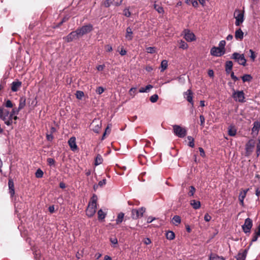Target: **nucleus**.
I'll return each mask as SVG.
<instances>
[{
  "label": "nucleus",
  "instance_id": "f257e3e1",
  "mask_svg": "<svg viewBox=\"0 0 260 260\" xmlns=\"http://www.w3.org/2000/svg\"><path fill=\"white\" fill-rule=\"evenodd\" d=\"M17 114L15 109H13L11 112H9L7 109L3 108L1 119L6 125H11L13 123V119L16 120L17 119L18 117L16 116Z\"/></svg>",
  "mask_w": 260,
  "mask_h": 260
},
{
  "label": "nucleus",
  "instance_id": "f03ea898",
  "mask_svg": "<svg viewBox=\"0 0 260 260\" xmlns=\"http://www.w3.org/2000/svg\"><path fill=\"white\" fill-rule=\"evenodd\" d=\"M97 196L93 194L90 199L86 211V215L88 217H90L94 215L97 208Z\"/></svg>",
  "mask_w": 260,
  "mask_h": 260
},
{
  "label": "nucleus",
  "instance_id": "7ed1b4c3",
  "mask_svg": "<svg viewBox=\"0 0 260 260\" xmlns=\"http://www.w3.org/2000/svg\"><path fill=\"white\" fill-rule=\"evenodd\" d=\"M234 17L236 19L235 25H240L244 20V11L239 9L235 10L234 13Z\"/></svg>",
  "mask_w": 260,
  "mask_h": 260
},
{
  "label": "nucleus",
  "instance_id": "20e7f679",
  "mask_svg": "<svg viewBox=\"0 0 260 260\" xmlns=\"http://www.w3.org/2000/svg\"><path fill=\"white\" fill-rule=\"evenodd\" d=\"M232 98L236 102L244 103L245 102V94L243 91L233 89Z\"/></svg>",
  "mask_w": 260,
  "mask_h": 260
},
{
  "label": "nucleus",
  "instance_id": "39448f33",
  "mask_svg": "<svg viewBox=\"0 0 260 260\" xmlns=\"http://www.w3.org/2000/svg\"><path fill=\"white\" fill-rule=\"evenodd\" d=\"M173 128L174 133L177 137L184 138L186 135L187 131L185 127H181L178 125H174Z\"/></svg>",
  "mask_w": 260,
  "mask_h": 260
},
{
  "label": "nucleus",
  "instance_id": "423d86ee",
  "mask_svg": "<svg viewBox=\"0 0 260 260\" xmlns=\"http://www.w3.org/2000/svg\"><path fill=\"white\" fill-rule=\"evenodd\" d=\"M232 58L235 60L239 64L245 66L246 64V59L243 54H239L235 52L232 54Z\"/></svg>",
  "mask_w": 260,
  "mask_h": 260
},
{
  "label": "nucleus",
  "instance_id": "0eeeda50",
  "mask_svg": "<svg viewBox=\"0 0 260 260\" xmlns=\"http://www.w3.org/2000/svg\"><path fill=\"white\" fill-rule=\"evenodd\" d=\"M93 29V26L91 24H88L81 27L76 30L79 37H81L90 32Z\"/></svg>",
  "mask_w": 260,
  "mask_h": 260
},
{
  "label": "nucleus",
  "instance_id": "6e6552de",
  "mask_svg": "<svg viewBox=\"0 0 260 260\" xmlns=\"http://www.w3.org/2000/svg\"><path fill=\"white\" fill-rule=\"evenodd\" d=\"M182 34L184 35V38L187 42H192L196 40V36L189 29H184L182 32Z\"/></svg>",
  "mask_w": 260,
  "mask_h": 260
},
{
  "label": "nucleus",
  "instance_id": "1a4fd4ad",
  "mask_svg": "<svg viewBox=\"0 0 260 260\" xmlns=\"http://www.w3.org/2000/svg\"><path fill=\"white\" fill-rule=\"evenodd\" d=\"M146 209L144 207L140 208L138 209H134L132 211V217L133 219H137L143 216L145 212Z\"/></svg>",
  "mask_w": 260,
  "mask_h": 260
},
{
  "label": "nucleus",
  "instance_id": "9d476101",
  "mask_svg": "<svg viewBox=\"0 0 260 260\" xmlns=\"http://www.w3.org/2000/svg\"><path fill=\"white\" fill-rule=\"evenodd\" d=\"M225 53V50H222L218 47H213L210 50L211 55L219 57L223 55Z\"/></svg>",
  "mask_w": 260,
  "mask_h": 260
},
{
  "label": "nucleus",
  "instance_id": "9b49d317",
  "mask_svg": "<svg viewBox=\"0 0 260 260\" xmlns=\"http://www.w3.org/2000/svg\"><path fill=\"white\" fill-rule=\"evenodd\" d=\"M255 146V141L254 140L251 139L246 144L245 149H246V154L247 155H250L251 152L253 151V149Z\"/></svg>",
  "mask_w": 260,
  "mask_h": 260
},
{
  "label": "nucleus",
  "instance_id": "f8f14e48",
  "mask_svg": "<svg viewBox=\"0 0 260 260\" xmlns=\"http://www.w3.org/2000/svg\"><path fill=\"white\" fill-rule=\"evenodd\" d=\"M252 226V221L251 219L248 218L245 219L244 224L242 226V229L245 233H249Z\"/></svg>",
  "mask_w": 260,
  "mask_h": 260
},
{
  "label": "nucleus",
  "instance_id": "ddd939ff",
  "mask_svg": "<svg viewBox=\"0 0 260 260\" xmlns=\"http://www.w3.org/2000/svg\"><path fill=\"white\" fill-rule=\"evenodd\" d=\"M79 36L77 34V31H72L69 34L67 37H64L63 39L67 42H70L73 40L78 38Z\"/></svg>",
  "mask_w": 260,
  "mask_h": 260
},
{
  "label": "nucleus",
  "instance_id": "4468645a",
  "mask_svg": "<svg viewBox=\"0 0 260 260\" xmlns=\"http://www.w3.org/2000/svg\"><path fill=\"white\" fill-rule=\"evenodd\" d=\"M92 129L95 133H98L101 126V122L98 119H94L91 123Z\"/></svg>",
  "mask_w": 260,
  "mask_h": 260
},
{
  "label": "nucleus",
  "instance_id": "2eb2a0df",
  "mask_svg": "<svg viewBox=\"0 0 260 260\" xmlns=\"http://www.w3.org/2000/svg\"><path fill=\"white\" fill-rule=\"evenodd\" d=\"M68 144L72 151H75L77 149L78 147L76 144L75 137H71L68 141Z\"/></svg>",
  "mask_w": 260,
  "mask_h": 260
},
{
  "label": "nucleus",
  "instance_id": "dca6fc26",
  "mask_svg": "<svg viewBox=\"0 0 260 260\" xmlns=\"http://www.w3.org/2000/svg\"><path fill=\"white\" fill-rule=\"evenodd\" d=\"M184 98L186 99V100L189 102L192 106H193V102L192 100V92L191 90L188 89L184 93Z\"/></svg>",
  "mask_w": 260,
  "mask_h": 260
},
{
  "label": "nucleus",
  "instance_id": "f3484780",
  "mask_svg": "<svg viewBox=\"0 0 260 260\" xmlns=\"http://www.w3.org/2000/svg\"><path fill=\"white\" fill-rule=\"evenodd\" d=\"M249 190V188L246 189H242L239 194V200L240 201V204L242 206L244 205V200L246 196V194L248 191Z\"/></svg>",
  "mask_w": 260,
  "mask_h": 260
},
{
  "label": "nucleus",
  "instance_id": "a211bd4d",
  "mask_svg": "<svg viewBox=\"0 0 260 260\" xmlns=\"http://www.w3.org/2000/svg\"><path fill=\"white\" fill-rule=\"evenodd\" d=\"M8 186L9 189V193L11 197H13L15 194V189L14 182L12 179H10L9 180Z\"/></svg>",
  "mask_w": 260,
  "mask_h": 260
},
{
  "label": "nucleus",
  "instance_id": "6ab92c4d",
  "mask_svg": "<svg viewBox=\"0 0 260 260\" xmlns=\"http://www.w3.org/2000/svg\"><path fill=\"white\" fill-rule=\"evenodd\" d=\"M244 37V33L241 28H238L235 31V38L237 40H242Z\"/></svg>",
  "mask_w": 260,
  "mask_h": 260
},
{
  "label": "nucleus",
  "instance_id": "aec40b11",
  "mask_svg": "<svg viewBox=\"0 0 260 260\" xmlns=\"http://www.w3.org/2000/svg\"><path fill=\"white\" fill-rule=\"evenodd\" d=\"M25 98L24 97H21L19 100V104L18 109H16V113L18 114L19 111L23 109L25 106Z\"/></svg>",
  "mask_w": 260,
  "mask_h": 260
},
{
  "label": "nucleus",
  "instance_id": "412c9836",
  "mask_svg": "<svg viewBox=\"0 0 260 260\" xmlns=\"http://www.w3.org/2000/svg\"><path fill=\"white\" fill-rule=\"evenodd\" d=\"M260 129V122L258 121H255L253 123V126L252 128V133L257 135Z\"/></svg>",
  "mask_w": 260,
  "mask_h": 260
},
{
  "label": "nucleus",
  "instance_id": "4be33fe9",
  "mask_svg": "<svg viewBox=\"0 0 260 260\" xmlns=\"http://www.w3.org/2000/svg\"><path fill=\"white\" fill-rule=\"evenodd\" d=\"M133 31L132 28L129 27H128L126 30V34L125 36V39L128 41H131L133 38Z\"/></svg>",
  "mask_w": 260,
  "mask_h": 260
},
{
  "label": "nucleus",
  "instance_id": "5701e85b",
  "mask_svg": "<svg viewBox=\"0 0 260 260\" xmlns=\"http://www.w3.org/2000/svg\"><path fill=\"white\" fill-rule=\"evenodd\" d=\"M247 252L248 249H245L242 253H239L237 256V260H245Z\"/></svg>",
  "mask_w": 260,
  "mask_h": 260
},
{
  "label": "nucleus",
  "instance_id": "b1692460",
  "mask_svg": "<svg viewBox=\"0 0 260 260\" xmlns=\"http://www.w3.org/2000/svg\"><path fill=\"white\" fill-rule=\"evenodd\" d=\"M21 85V82L19 81L13 82L12 84L11 89L13 91H17Z\"/></svg>",
  "mask_w": 260,
  "mask_h": 260
},
{
  "label": "nucleus",
  "instance_id": "393cba45",
  "mask_svg": "<svg viewBox=\"0 0 260 260\" xmlns=\"http://www.w3.org/2000/svg\"><path fill=\"white\" fill-rule=\"evenodd\" d=\"M237 133V129L234 126L231 125L228 128V134L230 136H235Z\"/></svg>",
  "mask_w": 260,
  "mask_h": 260
},
{
  "label": "nucleus",
  "instance_id": "a878e982",
  "mask_svg": "<svg viewBox=\"0 0 260 260\" xmlns=\"http://www.w3.org/2000/svg\"><path fill=\"white\" fill-rule=\"evenodd\" d=\"M181 217L178 215L174 216L172 220V223L175 225H178L181 223Z\"/></svg>",
  "mask_w": 260,
  "mask_h": 260
},
{
  "label": "nucleus",
  "instance_id": "bb28decb",
  "mask_svg": "<svg viewBox=\"0 0 260 260\" xmlns=\"http://www.w3.org/2000/svg\"><path fill=\"white\" fill-rule=\"evenodd\" d=\"M190 205L194 209H198L201 207L200 202L194 200L190 201Z\"/></svg>",
  "mask_w": 260,
  "mask_h": 260
},
{
  "label": "nucleus",
  "instance_id": "cd10ccee",
  "mask_svg": "<svg viewBox=\"0 0 260 260\" xmlns=\"http://www.w3.org/2000/svg\"><path fill=\"white\" fill-rule=\"evenodd\" d=\"M152 88H153V86L149 84L147 85L145 87L140 88L139 89V92L141 93L148 92Z\"/></svg>",
  "mask_w": 260,
  "mask_h": 260
},
{
  "label": "nucleus",
  "instance_id": "c85d7f7f",
  "mask_svg": "<svg viewBox=\"0 0 260 260\" xmlns=\"http://www.w3.org/2000/svg\"><path fill=\"white\" fill-rule=\"evenodd\" d=\"M103 159L102 156L100 154H98L95 159L94 165L98 166L103 162Z\"/></svg>",
  "mask_w": 260,
  "mask_h": 260
},
{
  "label": "nucleus",
  "instance_id": "c756f323",
  "mask_svg": "<svg viewBox=\"0 0 260 260\" xmlns=\"http://www.w3.org/2000/svg\"><path fill=\"white\" fill-rule=\"evenodd\" d=\"M233 62L232 61H228L225 63V70L227 73H229L232 69Z\"/></svg>",
  "mask_w": 260,
  "mask_h": 260
},
{
  "label": "nucleus",
  "instance_id": "7c9ffc66",
  "mask_svg": "<svg viewBox=\"0 0 260 260\" xmlns=\"http://www.w3.org/2000/svg\"><path fill=\"white\" fill-rule=\"evenodd\" d=\"M210 260H224L222 256H219L216 254L212 253L210 256Z\"/></svg>",
  "mask_w": 260,
  "mask_h": 260
},
{
  "label": "nucleus",
  "instance_id": "2f4dec72",
  "mask_svg": "<svg viewBox=\"0 0 260 260\" xmlns=\"http://www.w3.org/2000/svg\"><path fill=\"white\" fill-rule=\"evenodd\" d=\"M252 79V76L249 74H245L242 77V80L243 82H250Z\"/></svg>",
  "mask_w": 260,
  "mask_h": 260
},
{
  "label": "nucleus",
  "instance_id": "473e14b6",
  "mask_svg": "<svg viewBox=\"0 0 260 260\" xmlns=\"http://www.w3.org/2000/svg\"><path fill=\"white\" fill-rule=\"evenodd\" d=\"M168 67V61L166 60H163L160 64L161 72H164Z\"/></svg>",
  "mask_w": 260,
  "mask_h": 260
},
{
  "label": "nucleus",
  "instance_id": "72a5a7b5",
  "mask_svg": "<svg viewBox=\"0 0 260 260\" xmlns=\"http://www.w3.org/2000/svg\"><path fill=\"white\" fill-rule=\"evenodd\" d=\"M98 218L99 220H102L105 218L106 214L103 212L102 209L98 211Z\"/></svg>",
  "mask_w": 260,
  "mask_h": 260
},
{
  "label": "nucleus",
  "instance_id": "f704fd0d",
  "mask_svg": "<svg viewBox=\"0 0 260 260\" xmlns=\"http://www.w3.org/2000/svg\"><path fill=\"white\" fill-rule=\"evenodd\" d=\"M123 217H124V214L123 213H120L118 215L117 218L116 220V223L117 224L120 223L122 221V220L123 219Z\"/></svg>",
  "mask_w": 260,
  "mask_h": 260
},
{
  "label": "nucleus",
  "instance_id": "c9c22d12",
  "mask_svg": "<svg viewBox=\"0 0 260 260\" xmlns=\"http://www.w3.org/2000/svg\"><path fill=\"white\" fill-rule=\"evenodd\" d=\"M166 237L169 240H173L175 238V234L172 231H169L166 234Z\"/></svg>",
  "mask_w": 260,
  "mask_h": 260
},
{
  "label": "nucleus",
  "instance_id": "e433bc0d",
  "mask_svg": "<svg viewBox=\"0 0 260 260\" xmlns=\"http://www.w3.org/2000/svg\"><path fill=\"white\" fill-rule=\"evenodd\" d=\"M179 47L183 49H186L188 47V44L184 41L181 40L179 43Z\"/></svg>",
  "mask_w": 260,
  "mask_h": 260
},
{
  "label": "nucleus",
  "instance_id": "4c0bfd02",
  "mask_svg": "<svg viewBox=\"0 0 260 260\" xmlns=\"http://www.w3.org/2000/svg\"><path fill=\"white\" fill-rule=\"evenodd\" d=\"M35 175L37 178H42L43 176V172L40 169H39L37 170Z\"/></svg>",
  "mask_w": 260,
  "mask_h": 260
},
{
  "label": "nucleus",
  "instance_id": "58836bf2",
  "mask_svg": "<svg viewBox=\"0 0 260 260\" xmlns=\"http://www.w3.org/2000/svg\"><path fill=\"white\" fill-rule=\"evenodd\" d=\"M158 96L156 94H154L151 95L150 98V101L153 103L156 102L158 100Z\"/></svg>",
  "mask_w": 260,
  "mask_h": 260
},
{
  "label": "nucleus",
  "instance_id": "ea45409f",
  "mask_svg": "<svg viewBox=\"0 0 260 260\" xmlns=\"http://www.w3.org/2000/svg\"><path fill=\"white\" fill-rule=\"evenodd\" d=\"M136 87H132L131 88L129 91H128V93H129V94L132 97V98H134L136 94Z\"/></svg>",
  "mask_w": 260,
  "mask_h": 260
},
{
  "label": "nucleus",
  "instance_id": "a19ab883",
  "mask_svg": "<svg viewBox=\"0 0 260 260\" xmlns=\"http://www.w3.org/2000/svg\"><path fill=\"white\" fill-rule=\"evenodd\" d=\"M225 44H226L225 41L224 40H222L219 42L218 47H219L222 50H225Z\"/></svg>",
  "mask_w": 260,
  "mask_h": 260
},
{
  "label": "nucleus",
  "instance_id": "79ce46f5",
  "mask_svg": "<svg viewBox=\"0 0 260 260\" xmlns=\"http://www.w3.org/2000/svg\"><path fill=\"white\" fill-rule=\"evenodd\" d=\"M84 92L82 91H77L76 93V98L78 99L81 100L84 96Z\"/></svg>",
  "mask_w": 260,
  "mask_h": 260
},
{
  "label": "nucleus",
  "instance_id": "37998d69",
  "mask_svg": "<svg viewBox=\"0 0 260 260\" xmlns=\"http://www.w3.org/2000/svg\"><path fill=\"white\" fill-rule=\"evenodd\" d=\"M187 139L189 140V143H188V145L191 147H193L194 146V139L193 138L191 137V136H188L187 137Z\"/></svg>",
  "mask_w": 260,
  "mask_h": 260
},
{
  "label": "nucleus",
  "instance_id": "c03bdc74",
  "mask_svg": "<svg viewBox=\"0 0 260 260\" xmlns=\"http://www.w3.org/2000/svg\"><path fill=\"white\" fill-rule=\"evenodd\" d=\"M146 51L151 54H153L156 52V48L153 47H149L146 48Z\"/></svg>",
  "mask_w": 260,
  "mask_h": 260
},
{
  "label": "nucleus",
  "instance_id": "a18cd8bd",
  "mask_svg": "<svg viewBox=\"0 0 260 260\" xmlns=\"http://www.w3.org/2000/svg\"><path fill=\"white\" fill-rule=\"evenodd\" d=\"M196 189L193 186L189 187V191L188 193L189 196H193L195 193Z\"/></svg>",
  "mask_w": 260,
  "mask_h": 260
},
{
  "label": "nucleus",
  "instance_id": "49530a36",
  "mask_svg": "<svg viewBox=\"0 0 260 260\" xmlns=\"http://www.w3.org/2000/svg\"><path fill=\"white\" fill-rule=\"evenodd\" d=\"M154 8L159 13H162L164 12L163 8L159 6L155 5Z\"/></svg>",
  "mask_w": 260,
  "mask_h": 260
},
{
  "label": "nucleus",
  "instance_id": "de8ad7c7",
  "mask_svg": "<svg viewBox=\"0 0 260 260\" xmlns=\"http://www.w3.org/2000/svg\"><path fill=\"white\" fill-rule=\"evenodd\" d=\"M5 106L7 108H12L13 105L10 100H8L6 101Z\"/></svg>",
  "mask_w": 260,
  "mask_h": 260
},
{
  "label": "nucleus",
  "instance_id": "09e8293b",
  "mask_svg": "<svg viewBox=\"0 0 260 260\" xmlns=\"http://www.w3.org/2000/svg\"><path fill=\"white\" fill-rule=\"evenodd\" d=\"M104 91V88L101 86L98 87L96 89V92L99 94H102Z\"/></svg>",
  "mask_w": 260,
  "mask_h": 260
},
{
  "label": "nucleus",
  "instance_id": "8fccbe9b",
  "mask_svg": "<svg viewBox=\"0 0 260 260\" xmlns=\"http://www.w3.org/2000/svg\"><path fill=\"white\" fill-rule=\"evenodd\" d=\"M249 52L250 53V58L252 59V61H254L256 58V55L255 54L254 52L252 50L250 49L249 50Z\"/></svg>",
  "mask_w": 260,
  "mask_h": 260
},
{
  "label": "nucleus",
  "instance_id": "3c124183",
  "mask_svg": "<svg viewBox=\"0 0 260 260\" xmlns=\"http://www.w3.org/2000/svg\"><path fill=\"white\" fill-rule=\"evenodd\" d=\"M200 122H201V125L202 127H204L205 119V117H204L203 115H201L200 116Z\"/></svg>",
  "mask_w": 260,
  "mask_h": 260
},
{
  "label": "nucleus",
  "instance_id": "603ef678",
  "mask_svg": "<svg viewBox=\"0 0 260 260\" xmlns=\"http://www.w3.org/2000/svg\"><path fill=\"white\" fill-rule=\"evenodd\" d=\"M48 164L50 166L54 165L55 164V160L52 158H48L47 160Z\"/></svg>",
  "mask_w": 260,
  "mask_h": 260
},
{
  "label": "nucleus",
  "instance_id": "864d4df0",
  "mask_svg": "<svg viewBox=\"0 0 260 260\" xmlns=\"http://www.w3.org/2000/svg\"><path fill=\"white\" fill-rule=\"evenodd\" d=\"M112 3L111 0H106L103 3V5L106 7H109Z\"/></svg>",
  "mask_w": 260,
  "mask_h": 260
},
{
  "label": "nucleus",
  "instance_id": "5fc2aeb1",
  "mask_svg": "<svg viewBox=\"0 0 260 260\" xmlns=\"http://www.w3.org/2000/svg\"><path fill=\"white\" fill-rule=\"evenodd\" d=\"M123 14L128 17L131 15V12H129V10L128 9H125L123 11Z\"/></svg>",
  "mask_w": 260,
  "mask_h": 260
},
{
  "label": "nucleus",
  "instance_id": "6e6d98bb",
  "mask_svg": "<svg viewBox=\"0 0 260 260\" xmlns=\"http://www.w3.org/2000/svg\"><path fill=\"white\" fill-rule=\"evenodd\" d=\"M143 242L146 245H149L151 244V241L149 238H146L143 240Z\"/></svg>",
  "mask_w": 260,
  "mask_h": 260
},
{
  "label": "nucleus",
  "instance_id": "4d7b16f0",
  "mask_svg": "<svg viewBox=\"0 0 260 260\" xmlns=\"http://www.w3.org/2000/svg\"><path fill=\"white\" fill-rule=\"evenodd\" d=\"M211 219V217L208 213L206 214L204 216V220L206 221H209Z\"/></svg>",
  "mask_w": 260,
  "mask_h": 260
},
{
  "label": "nucleus",
  "instance_id": "13d9d810",
  "mask_svg": "<svg viewBox=\"0 0 260 260\" xmlns=\"http://www.w3.org/2000/svg\"><path fill=\"white\" fill-rule=\"evenodd\" d=\"M105 49L107 52H111L112 51V47L110 45H107L105 46Z\"/></svg>",
  "mask_w": 260,
  "mask_h": 260
},
{
  "label": "nucleus",
  "instance_id": "bf43d9fd",
  "mask_svg": "<svg viewBox=\"0 0 260 260\" xmlns=\"http://www.w3.org/2000/svg\"><path fill=\"white\" fill-rule=\"evenodd\" d=\"M110 242L113 245H117L118 243V240L116 238H111Z\"/></svg>",
  "mask_w": 260,
  "mask_h": 260
},
{
  "label": "nucleus",
  "instance_id": "052dcab7",
  "mask_svg": "<svg viewBox=\"0 0 260 260\" xmlns=\"http://www.w3.org/2000/svg\"><path fill=\"white\" fill-rule=\"evenodd\" d=\"M47 139L49 141H51L53 139V136L52 134L46 135Z\"/></svg>",
  "mask_w": 260,
  "mask_h": 260
},
{
  "label": "nucleus",
  "instance_id": "680f3d73",
  "mask_svg": "<svg viewBox=\"0 0 260 260\" xmlns=\"http://www.w3.org/2000/svg\"><path fill=\"white\" fill-rule=\"evenodd\" d=\"M155 219V217H153L152 216H149V217H147V222L151 223Z\"/></svg>",
  "mask_w": 260,
  "mask_h": 260
},
{
  "label": "nucleus",
  "instance_id": "e2e57ef3",
  "mask_svg": "<svg viewBox=\"0 0 260 260\" xmlns=\"http://www.w3.org/2000/svg\"><path fill=\"white\" fill-rule=\"evenodd\" d=\"M105 67V66L104 64L99 65L98 66L96 67V69L99 71H101L104 70Z\"/></svg>",
  "mask_w": 260,
  "mask_h": 260
},
{
  "label": "nucleus",
  "instance_id": "0e129e2a",
  "mask_svg": "<svg viewBox=\"0 0 260 260\" xmlns=\"http://www.w3.org/2000/svg\"><path fill=\"white\" fill-rule=\"evenodd\" d=\"M106 183V180L105 179H103L99 182V185L100 186H103L105 185Z\"/></svg>",
  "mask_w": 260,
  "mask_h": 260
},
{
  "label": "nucleus",
  "instance_id": "69168bd1",
  "mask_svg": "<svg viewBox=\"0 0 260 260\" xmlns=\"http://www.w3.org/2000/svg\"><path fill=\"white\" fill-rule=\"evenodd\" d=\"M199 151H200V155L203 156V157H204L205 156V153L204 151V149L201 148V147H200L199 148Z\"/></svg>",
  "mask_w": 260,
  "mask_h": 260
},
{
  "label": "nucleus",
  "instance_id": "338daca9",
  "mask_svg": "<svg viewBox=\"0 0 260 260\" xmlns=\"http://www.w3.org/2000/svg\"><path fill=\"white\" fill-rule=\"evenodd\" d=\"M231 78L235 81L238 80V78L236 76H235L234 72L231 73Z\"/></svg>",
  "mask_w": 260,
  "mask_h": 260
},
{
  "label": "nucleus",
  "instance_id": "774afa93",
  "mask_svg": "<svg viewBox=\"0 0 260 260\" xmlns=\"http://www.w3.org/2000/svg\"><path fill=\"white\" fill-rule=\"evenodd\" d=\"M256 151L257 155H258L260 153V143H258L256 145Z\"/></svg>",
  "mask_w": 260,
  "mask_h": 260
}]
</instances>
